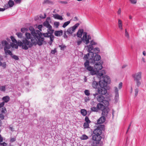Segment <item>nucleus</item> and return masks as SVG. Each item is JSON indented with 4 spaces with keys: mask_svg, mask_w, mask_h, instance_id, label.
I'll list each match as a JSON object with an SVG mask.
<instances>
[{
    "mask_svg": "<svg viewBox=\"0 0 146 146\" xmlns=\"http://www.w3.org/2000/svg\"><path fill=\"white\" fill-rule=\"evenodd\" d=\"M85 68L88 71H90L91 75H93L97 74L98 71L102 68V64L100 62H96L94 65V68L90 65V61L87 60L84 63Z\"/></svg>",
    "mask_w": 146,
    "mask_h": 146,
    "instance_id": "nucleus-1",
    "label": "nucleus"
},
{
    "mask_svg": "<svg viewBox=\"0 0 146 146\" xmlns=\"http://www.w3.org/2000/svg\"><path fill=\"white\" fill-rule=\"evenodd\" d=\"M37 44L38 45L37 41L35 38L32 39L31 42L29 41L27 39H24L22 41H18L17 43L18 46H21L22 48L25 50H28L29 48H31L33 45L35 46Z\"/></svg>",
    "mask_w": 146,
    "mask_h": 146,
    "instance_id": "nucleus-2",
    "label": "nucleus"
},
{
    "mask_svg": "<svg viewBox=\"0 0 146 146\" xmlns=\"http://www.w3.org/2000/svg\"><path fill=\"white\" fill-rule=\"evenodd\" d=\"M37 33L36 34V38L37 41L38 45L39 46H42L43 43L46 42L44 40V38L43 37H49L50 38V36H54L53 35H49V33H42L40 31H37L36 32Z\"/></svg>",
    "mask_w": 146,
    "mask_h": 146,
    "instance_id": "nucleus-3",
    "label": "nucleus"
},
{
    "mask_svg": "<svg viewBox=\"0 0 146 146\" xmlns=\"http://www.w3.org/2000/svg\"><path fill=\"white\" fill-rule=\"evenodd\" d=\"M100 81L99 83L97 82L94 81L92 83V86L94 88H98V92L101 95H105L107 93L106 88L100 85Z\"/></svg>",
    "mask_w": 146,
    "mask_h": 146,
    "instance_id": "nucleus-4",
    "label": "nucleus"
},
{
    "mask_svg": "<svg viewBox=\"0 0 146 146\" xmlns=\"http://www.w3.org/2000/svg\"><path fill=\"white\" fill-rule=\"evenodd\" d=\"M141 72H139L137 73L133 74L132 76L134 78V80L135 81L136 85L138 87L141 84L140 80L141 79Z\"/></svg>",
    "mask_w": 146,
    "mask_h": 146,
    "instance_id": "nucleus-5",
    "label": "nucleus"
},
{
    "mask_svg": "<svg viewBox=\"0 0 146 146\" xmlns=\"http://www.w3.org/2000/svg\"><path fill=\"white\" fill-rule=\"evenodd\" d=\"M86 46L88 48L87 51L88 52V53L84 55L83 59L84 60L87 59H91L92 58H93L94 56V52L91 51L93 50L94 47L93 46L90 44Z\"/></svg>",
    "mask_w": 146,
    "mask_h": 146,
    "instance_id": "nucleus-6",
    "label": "nucleus"
},
{
    "mask_svg": "<svg viewBox=\"0 0 146 146\" xmlns=\"http://www.w3.org/2000/svg\"><path fill=\"white\" fill-rule=\"evenodd\" d=\"M110 80L109 76H103L102 79L100 81V85L106 88L107 84H110Z\"/></svg>",
    "mask_w": 146,
    "mask_h": 146,
    "instance_id": "nucleus-7",
    "label": "nucleus"
},
{
    "mask_svg": "<svg viewBox=\"0 0 146 146\" xmlns=\"http://www.w3.org/2000/svg\"><path fill=\"white\" fill-rule=\"evenodd\" d=\"M105 129V126L103 125H99L96 129H95L93 133L94 134H97L98 135H100L102 133V130Z\"/></svg>",
    "mask_w": 146,
    "mask_h": 146,
    "instance_id": "nucleus-8",
    "label": "nucleus"
},
{
    "mask_svg": "<svg viewBox=\"0 0 146 146\" xmlns=\"http://www.w3.org/2000/svg\"><path fill=\"white\" fill-rule=\"evenodd\" d=\"M79 25V23H76L73 27H71L68 28L66 31L67 34L69 36L72 35V33L75 31L76 29Z\"/></svg>",
    "mask_w": 146,
    "mask_h": 146,
    "instance_id": "nucleus-9",
    "label": "nucleus"
},
{
    "mask_svg": "<svg viewBox=\"0 0 146 146\" xmlns=\"http://www.w3.org/2000/svg\"><path fill=\"white\" fill-rule=\"evenodd\" d=\"M101 58V57L99 55L96 54L94 56L93 58H92V59H87L86 60H88L91 63L94 64L95 63L96 61H99L100 60Z\"/></svg>",
    "mask_w": 146,
    "mask_h": 146,
    "instance_id": "nucleus-10",
    "label": "nucleus"
},
{
    "mask_svg": "<svg viewBox=\"0 0 146 146\" xmlns=\"http://www.w3.org/2000/svg\"><path fill=\"white\" fill-rule=\"evenodd\" d=\"M102 115L105 117H107L108 116V114L110 111V109L106 107L104 109L102 110Z\"/></svg>",
    "mask_w": 146,
    "mask_h": 146,
    "instance_id": "nucleus-11",
    "label": "nucleus"
},
{
    "mask_svg": "<svg viewBox=\"0 0 146 146\" xmlns=\"http://www.w3.org/2000/svg\"><path fill=\"white\" fill-rule=\"evenodd\" d=\"M50 18L49 17H48L47 18L46 20L43 23V25L46 27L50 30L52 28V26L49 24L48 22V20H50Z\"/></svg>",
    "mask_w": 146,
    "mask_h": 146,
    "instance_id": "nucleus-12",
    "label": "nucleus"
},
{
    "mask_svg": "<svg viewBox=\"0 0 146 146\" xmlns=\"http://www.w3.org/2000/svg\"><path fill=\"white\" fill-rule=\"evenodd\" d=\"M3 46H4V49H9L11 46L9 45L7 42L6 40H3L1 42Z\"/></svg>",
    "mask_w": 146,
    "mask_h": 146,
    "instance_id": "nucleus-13",
    "label": "nucleus"
},
{
    "mask_svg": "<svg viewBox=\"0 0 146 146\" xmlns=\"http://www.w3.org/2000/svg\"><path fill=\"white\" fill-rule=\"evenodd\" d=\"M101 139V137L100 135H98L97 134H94L93 135L92 139L96 141H100Z\"/></svg>",
    "mask_w": 146,
    "mask_h": 146,
    "instance_id": "nucleus-14",
    "label": "nucleus"
},
{
    "mask_svg": "<svg viewBox=\"0 0 146 146\" xmlns=\"http://www.w3.org/2000/svg\"><path fill=\"white\" fill-rule=\"evenodd\" d=\"M106 117L102 115L97 120V123L98 124H101L104 123L106 121Z\"/></svg>",
    "mask_w": 146,
    "mask_h": 146,
    "instance_id": "nucleus-15",
    "label": "nucleus"
},
{
    "mask_svg": "<svg viewBox=\"0 0 146 146\" xmlns=\"http://www.w3.org/2000/svg\"><path fill=\"white\" fill-rule=\"evenodd\" d=\"M29 30L31 31V33L33 36L35 38H36V37L35 35H36V34L37 33V31H39L38 30H35L32 27H30L29 28Z\"/></svg>",
    "mask_w": 146,
    "mask_h": 146,
    "instance_id": "nucleus-16",
    "label": "nucleus"
},
{
    "mask_svg": "<svg viewBox=\"0 0 146 146\" xmlns=\"http://www.w3.org/2000/svg\"><path fill=\"white\" fill-rule=\"evenodd\" d=\"M114 92L115 94V101L119 99V93H118V90L117 87L115 86L114 87Z\"/></svg>",
    "mask_w": 146,
    "mask_h": 146,
    "instance_id": "nucleus-17",
    "label": "nucleus"
},
{
    "mask_svg": "<svg viewBox=\"0 0 146 146\" xmlns=\"http://www.w3.org/2000/svg\"><path fill=\"white\" fill-rule=\"evenodd\" d=\"M25 36L26 37V38H25V39H27V40H28L29 39H31H31H32L35 38L36 40L37 39L36 38L34 37L33 36V37L32 36V35L29 33H26L25 34Z\"/></svg>",
    "mask_w": 146,
    "mask_h": 146,
    "instance_id": "nucleus-18",
    "label": "nucleus"
},
{
    "mask_svg": "<svg viewBox=\"0 0 146 146\" xmlns=\"http://www.w3.org/2000/svg\"><path fill=\"white\" fill-rule=\"evenodd\" d=\"M102 95H98L96 97L97 100L99 102H103V100L105 99V98Z\"/></svg>",
    "mask_w": 146,
    "mask_h": 146,
    "instance_id": "nucleus-19",
    "label": "nucleus"
},
{
    "mask_svg": "<svg viewBox=\"0 0 146 146\" xmlns=\"http://www.w3.org/2000/svg\"><path fill=\"white\" fill-rule=\"evenodd\" d=\"M84 30L83 29H79L76 34V36L78 37L82 38V34L83 33Z\"/></svg>",
    "mask_w": 146,
    "mask_h": 146,
    "instance_id": "nucleus-20",
    "label": "nucleus"
},
{
    "mask_svg": "<svg viewBox=\"0 0 146 146\" xmlns=\"http://www.w3.org/2000/svg\"><path fill=\"white\" fill-rule=\"evenodd\" d=\"M83 41V42L85 44H88L90 43V41L88 40L87 37H82L81 38Z\"/></svg>",
    "mask_w": 146,
    "mask_h": 146,
    "instance_id": "nucleus-21",
    "label": "nucleus"
},
{
    "mask_svg": "<svg viewBox=\"0 0 146 146\" xmlns=\"http://www.w3.org/2000/svg\"><path fill=\"white\" fill-rule=\"evenodd\" d=\"M97 106L98 110H101L102 111L103 109H104V108L106 107L102 104L100 103L98 104Z\"/></svg>",
    "mask_w": 146,
    "mask_h": 146,
    "instance_id": "nucleus-22",
    "label": "nucleus"
},
{
    "mask_svg": "<svg viewBox=\"0 0 146 146\" xmlns=\"http://www.w3.org/2000/svg\"><path fill=\"white\" fill-rule=\"evenodd\" d=\"M63 31L62 30L56 31L54 32V35L56 36H60L62 35Z\"/></svg>",
    "mask_w": 146,
    "mask_h": 146,
    "instance_id": "nucleus-23",
    "label": "nucleus"
},
{
    "mask_svg": "<svg viewBox=\"0 0 146 146\" xmlns=\"http://www.w3.org/2000/svg\"><path fill=\"white\" fill-rule=\"evenodd\" d=\"M104 73L105 71L104 70H102L100 72L98 71V72L96 74L98 75V78H101V76H103L104 74Z\"/></svg>",
    "mask_w": 146,
    "mask_h": 146,
    "instance_id": "nucleus-24",
    "label": "nucleus"
},
{
    "mask_svg": "<svg viewBox=\"0 0 146 146\" xmlns=\"http://www.w3.org/2000/svg\"><path fill=\"white\" fill-rule=\"evenodd\" d=\"M53 17L55 19H57L60 20H62L63 19V18L62 16L58 14L54 15Z\"/></svg>",
    "mask_w": 146,
    "mask_h": 146,
    "instance_id": "nucleus-25",
    "label": "nucleus"
},
{
    "mask_svg": "<svg viewBox=\"0 0 146 146\" xmlns=\"http://www.w3.org/2000/svg\"><path fill=\"white\" fill-rule=\"evenodd\" d=\"M2 100H3V102H8L10 100V98L8 96H6L3 97L2 98Z\"/></svg>",
    "mask_w": 146,
    "mask_h": 146,
    "instance_id": "nucleus-26",
    "label": "nucleus"
},
{
    "mask_svg": "<svg viewBox=\"0 0 146 146\" xmlns=\"http://www.w3.org/2000/svg\"><path fill=\"white\" fill-rule=\"evenodd\" d=\"M118 25L120 29L122 30L123 29L122 21L119 19L118 20Z\"/></svg>",
    "mask_w": 146,
    "mask_h": 146,
    "instance_id": "nucleus-27",
    "label": "nucleus"
},
{
    "mask_svg": "<svg viewBox=\"0 0 146 146\" xmlns=\"http://www.w3.org/2000/svg\"><path fill=\"white\" fill-rule=\"evenodd\" d=\"M8 49H4V51L6 54H8L11 56L13 55V53L12 52L9 50H8Z\"/></svg>",
    "mask_w": 146,
    "mask_h": 146,
    "instance_id": "nucleus-28",
    "label": "nucleus"
},
{
    "mask_svg": "<svg viewBox=\"0 0 146 146\" xmlns=\"http://www.w3.org/2000/svg\"><path fill=\"white\" fill-rule=\"evenodd\" d=\"M8 4L9 6L10 7H13L15 3L14 1L12 0H9Z\"/></svg>",
    "mask_w": 146,
    "mask_h": 146,
    "instance_id": "nucleus-29",
    "label": "nucleus"
},
{
    "mask_svg": "<svg viewBox=\"0 0 146 146\" xmlns=\"http://www.w3.org/2000/svg\"><path fill=\"white\" fill-rule=\"evenodd\" d=\"M54 36H50V40L48 42V44L51 45L52 44V42L53 41L54 39Z\"/></svg>",
    "mask_w": 146,
    "mask_h": 146,
    "instance_id": "nucleus-30",
    "label": "nucleus"
},
{
    "mask_svg": "<svg viewBox=\"0 0 146 146\" xmlns=\"http://www.w3.org/2000/svg\"><path fill=\"white\" fill-rule=\"evenodd\" d=\"M91 110L93 112H97L98 111L97 106L96 107L95 106L92 107Z\"/></svg>",
    "mask_w": 146,
    "mask_h": 146,
    "instance_id": "nucleus-31",
    "label": "nucleus"
},
{
    "mask_svg": "<svg viewBox=\"0 0 146 146\" xmlns=\"http://www.w3.org/2000/svg\"><path fill=\"white\" fill-rule=\"evenodd\" d=\"M103 102H102V103H103L104 104V105L106 106L105 107H108V106L109 105V102L105 100V99L103 100Z\"/></svg>",
    "mask_w": 146,
    "mask_h": 146,
    "instance_id": "nucleus-32",
    "label": "nucleus"
},
{
    "mask_svg": "<svg viewBox=\"0 0 146 146\" xmlns=\"http://www.w3.org/2000/svg\"><path fill=\"white\" fill-rule=\"evenodd\" d=\"M80 139L82 140H86L88 139V137L85 134H84L80 137Z\"/></svg>",
    "mask_w": 146,
    "mask_h": 146,
    "instance_id": "nucleus-33",
    "label": "nucleus"
},
{
    "mask_svg": "<svg viewBox=\"0 0 146 146\" xmlns=\"http://www.w3.org/2000/svg\"><path fill=\"white\" fill-rule=\"evenodd\" d=\"M81 114L83 116H85L87 114V111L85 109H82L81 110Z\"/></svg>",
    "mask_w": 146,
    "mask_h": 146,
    "instance_id": "nucleus-34",
    "label": "nucleus"
},
{
    "mask_svg": "<svg viewBox=\"0 0 146 146\" xmlns=\"http://www.w3.org/2000/svg\"><path fill=\"white\" fill-rule=\"evenodd\" d=\"M47 33H49V34L50 35H53L52 34L54 33V30L52 29V28H51L50 30L49 29V28H48L47 29Z\"/></svg>",
    "mask_w": 146,
    "mask_h": 146,
    "instance_id": "nucleus-35",
    "label": "nucleus"
},
{
    "mask_svg": "<svg viewBox=\"0 0 146 146\" xmlns=\"http://www.w3.org/2000/svg\"><path fill=\"white\" fill-rule=\"evenodd\" d=\"M70 23V21H67V22H65L63 26H62V27L64 28H65L66 26H67Z\"/></svg>",
    "mask_w": 146,
    "mask_h": 146,
    "instance_id": "nucleus-36",
    "label": "nucleus"
},
{
    "mask_svg": "<svg viewBox=\"0 0 146 146\" xmlns=\"http://www.w3.org/2000/svg\"><path fill=\"white\" fill-rule=\"evenodd\" d=\"M11 57L13 59H14L15 60H18L19 59V58L18 57V56L16 55H13H13H12Z\"/></svg>",
    "mask_w": 146,
    "mask_h": 146,
    "instance_id": "nucleus-37",
    "label": "nucleus"
},
{
    "mask_svg": "<svg viewBox=\"0 0 146 146\" xmlns=\"http://www.w3.org/2000/svg\"><path fill=\"white\" fill-rule=\"evenodd\" d=\"M89 123L85 122L84 123L83 127L84 128L86 129L89 128Z\"/></svg>",
    "mask_w": 146,
    "mask_h": 146,
    "instance_id": "nucleus-38",
    "label": "nucleus"
},
{
    "mask_svg": "<svg viewBox=\"0 0 146 146\" xmlns=\"http://www.w3.org/2000/svg\"><path fill=\"white\" fill-rule=\"evenodd\" d=\"M11 38L12 41L15 43H16L17 44L18 42H17V40H16V39L14 38V37L13 36H11Z\"/></svg>",
    "mask_w": 146,
    "mask_h": 146,
    "instance_id": "nucleus-39",
    "label": "nucleus"
},
{
    "mask_svg": "<svg viewBox=\"0 0 146 146\" xmlns=\"http://www.w3.org/2000/svg\"><path fill=\"white\" fill-rule=\"evenodd\" d=\"M16 35H17L18 37L19 38H21L23 35V34L21 33H16Z\"/></svg>",
    "mask_w": 146,
    "mask_h": 146,
    "instance_id": "nucleus-40",
    "label": "nucleus"
},
{
    "mask_svg": "<svg viewBox=\"0 0 146 146\" xmlns=\"http://www.w3.org/2000/svg\"><path fill=\"white\" fill-rule=\"evenodd\" d=\"M52 2L49 0H45L44 1L43 3L44 4H49L52 3Z\"/></svg>",
    "mask_w": 146,
    "mask_h": 146,
    "instance_id": "nucleus-41",
    "label": "nucleus"
},
{
    "mask_svg": "<svg viewBox=\"0 0 146 146\" xmlns=\"http://www.w3.org/2000/svg\"><path fill=\"white\" fill-rule=\"evenodd\" d=\"M84 93L87 96H89L90 94L89 91L88 90H85L84 91Z\"/></svg>",
    "mask_w": 146,
    "mask_h": 146,
    "instance_id": "nucleus-42",
    "label": "nucleus"
},
{
    "mask_svg": "<svg viewBox=\"0 0 146 146\" xmlns=\"http://www.w3.org/2000/svg\"><path fill=\"white\" fill-rule=\"evenodd\" d=\"M83 42L82 39V38L80 40H78L77 41V44L78 46H79L81 44L82 42Z\"/></svg>",
    "mask_w": 146,
    "mask_h": 146,
    "instance_id": "nucleus-43",
    "label": "nucleus"
},
{
    "mask_svg": "<svg viewBox=\"0 0 146 146\" xmlns=\"http://www.w3.org/2000/svg\"><path fill=\"white\" fill-rule=\"evenodd\" d=\"M85 121H86V123H90V121L89 120V118L87 116H86L85 117Z\"/></svg>",
    "mask_w": 146,
    "mask_h": 146,
    "instance_id": "nucleus-44",
    "label": "nucleus"
},
{
    "mask_svg": "<svg viewBox=\"0 0 146 146\" xmlns=\"http://www.w3.org/2000/svg\"><path fill=\"white\" fill-rule=\"evenodd\" d=\"M16 4H20L22 0H14Z\"/></svg>",
    "mask_w": 146,
    "mask_h": 146,
    "instance_id": "nucleus-45",
    "label": "nucleus"
},
{
    "mask_svg": "<svg viewBox=\"0 0 146 146\" xmlns=\"http://www.w3.org/2000/svg\"><path fill=\"white\" fill-rule=\"evenodd\" d=\"M125 35L126 37L127 38H129V34L127 31V30L126 29H125Z\"/></svg>",
    "mask_w": 146,
    "mask_h": 146,
    "instance_id": "nucleus-46",
    "label": "nucleus"
},
{
    "mask_svg": "<svg viewBox=\"0 0 146 146\" xmlns=\"http://www.w3.org/2000/svg\"><path fill=\"white\" fill-rule=\"evenodd\" d=\"M27 31V29L25 28H22L21 29V31L23 33H24Z\"/></svg>",
    "mask_w": 146,
    "mask_h": 146,
    "instance_id": "nucleus-47",
    "label": "nucleus"
},
{
    "mask_svg": "<svg viewBox=\"0 0 146 146\" xmlns=\"http://www.w3.org/2000/svg\"><path fill=\"white\" fill-rule=\"evenodd\" d=\"M90 44L93 46L97 44V43L95 42H94L93 40H92L90 42Z\"/></svg>",
    "mask_w": 146,
    "mask_h": 146,
    "instance_id": "nucleus-48",
    "label": "nucleus"
},
{
    "mask_svg": "<svg viewBox=\"0 0 146 146\" xmlns=\"http://www.w3.org/2000/svg\"><path fill=\"white\" fill-rule=\"evenodd\" d=\"M6 110V108L3 107L2 108V110L1 111V113H5V111Z\"/></svg>",
    "mask_w": 146,
    "mask_h": 146,
    "instance_id": "nucleus-49",
    "label": "nucleus"
},
{
    "mask_svg": "<svg viewBox=\"0 0 146 146\" xmlns=\"http://www.w3.org/2000/svg\"><path fill=\"white\" fill-rule=\"evenodd\" d=\"M94 50L96 51V52L97 53H98L100 51L99 48L98 47L95 48L94 49Z\"/></svg>",
    "mask_w": 146,
    "mask_h": 146,
    "instance_id": "nucleus-50",
    "label": "nucleus"
},
{
    "mask_svg": "<svg viewBox=\"0 0 146 146\" xmlns=\"http://www.w3.org/2000/svg\"><path fill=\"white\" fill-rule=\"evenodd\" d=\"M135 97H136L138 93V88H137L135 89Z\"/></svg>",
    "mask_w": 146,
    "mask_h": 146,
    "instance_id": "nucleus-51",
    "label": "nucleus"
},
{
    "mask_svg": "<svg viewBox=\"0 0 146 146\" xmlns=\"http://www.w3.org/2000/svg\"><path fill=\"white\" fill-rule=\"evenodd\" d=\"M16 140V137L11 138L10 140L11 143H13Z\"/></svg>",
    "mask_w": 146,
    "mask_h": 146,
    "instance_id": "nucleus-52",
    "label": "nucleus"
},
{
    "mask_svg": "<svg viewBox=\"0 0 146 146\" xmlns=\"http://www.w3.org/2000/svg\"><path fill=\"white\" fill-rule=\"evenodd\" d=\"M42 25H39L38 26V28L39 30L40 31H42Z\"/></svg>",
    "mask_w": 146,
    "mask_h": 146,
    "instance_id": "nucleus-53",
    "label": "nucleus"
},
{
    "mask_svg": "<svg viewBox=\"0 0 146 146\" xmlns=\"http://www.w3.org/2000/svg\"><path fill=\"white\" fill-rule=\"evenodd\" d=\"M129 1L132 4H136L137 3V0H129Z\"/></svg>",
    "mask_w": 146,
    "mask_h": 146,
    "instance_id": "nucleus-54",
    "label": "nucleus"
},
{
    "mask_svg": "<svg viewBox=\"0 0 146 146\" xmlns=\"http://www.w3.org/2000/svg\"><path fill=\"white\" fill-rule=\"evenodd\" d=\"M0 90L3 91H4L5 90V87L4 86H1L0 87Z\"/></svg>",
    "mask_w": 146,
    "mask_h": 146,
    "instance_id": "nucleus-55",
    "label": "nucleus"
},
{
    "mask_svg": "<svg viewBox=\"0 0 146 146\" xmlns=\"http://www.w3.org/2000/svg\"><path fill=\"white\" fill-rule=\"evenodd\" d=\"M66 31H64L63 37L64 38L67 39L68 38L67 35H66Z\"/></svg>",
    "mask_w": 146,
    "mask_h": 146,
    "instance_id": "nucleus-56",
    "label": "nucleus"
},
{
    "mask_svg": "<svg viewBox=\"0 0 146 146\" xmlns=\"http://www.w3.org/2000/svg\"><path fill=\"white\" fill-rule=\"evenodd\" d=\"M7 143L5 142L3 143L0 142V146L2 145L3 146H6Z\"/></svg>",
    "mask_w": 146,
    "mask_h": 146,
    "instance_id": "nucleus-57",
    "label": "nucleus"
},
{
    "mask_svg": "<svg viewBox=\"0 0 146 146\" xmlns=\"http://www.w3.org/2000/svg\"><path fill=\"white\" fill-rule=\"evenodd\" d=\"M54 25L56 27H58L59 25V23L58 22H54Z\"/></svg>",
    "mask_w": 146,
    "mask_h": 146,
    "instance_id": "nucleus-58",
    "label": "nucleus"
},
{
    "mask_svg": "<svg viewBox=\"0 0 146 146\" xmlns=\"http://www.w3.org/2000/svg\"><path fill=\"white\" fill-rule=\"evenodd\" d=\"M83 35L82 37H87L88 35H87V33L86 32H84L83 33Z\"/></svg>",
    "mask_w": 146,
    "mask_h": 146,
    "instance_id": "nucleus-59",
    "label": "nucleus"
},
{
    "mask_svg": "<svg viewBox=\"0 0 146 146\" xmlns=\"http://www.w3.org/2000/svg\"><path fill=\"white\" fill-rule=\"evenodd\" d=\"M56 52V48H55L54 50H52L51 51V53L52 54H54Z\"/></svg>",
    "mask_w": 146,
    "mask_h": 146,
    "instance_id": "nucleus-60",
    "label": "nucleus"
},
{
    "mask_svg": "<svg viewBox=\"0 0 146 146\" xmlns=\"http://www.w3.org/2000/svg\"><path fill=\"white\" fill-rule=\"evenodd\" d=\"M4 115L2 114H0V118H1L2 120L4 119Z\"/></svg>",
    "mask_w": 146,
    "mask_h": 146,
    "instance_id": "nucleus-61",
    "label": "nucleus"
},
{
    "mask_svg": "<svg viewBox=\"0 0 146 146\" xmlns=\"http://www.w3.org/2000/svg\"><path fill=\"white\" fill-rule=\"evenodd\" d=\"M122 86V83L121 82L119 84L118 88L119 89H121Z\"/></svg>",
    "mask_w": 146,
    "mask_h": 146,
    "instance_id": "nucleus-62",
    "label": "nucleus"
},
{
    "mask_svg": "<svg viewBox=\"0 0 146 146\" xmlns=\"http://www.w3.org/2000/svg\"><path fill=\"white\" fill-rule=\"evenodd\" d=\"M4 68H5L6 67V65L5 62H4L3 63H1V65Z\"/></svg>",
    "mask_w": 146,
    "mask_h": 146,
    "instance_id": "nucleus-63",
    "label": "nucleus"
},
{
    "mask_svg": "<svg viewBox=\"0 0 146 146\" xmlns=\"http://www.w3.org/2000/svg\"><path fill=\"white\" fill-rule=\"evenodd\" d=\"M4 102H2L1 103H0V108L1 107H3V106L4 105Z\"/></svg>",
    "mask_w": 146,
    "mask_h": 146,
    "instance_id": "nucleus-64",
    "label": "nucleus"
}]
</instances>
